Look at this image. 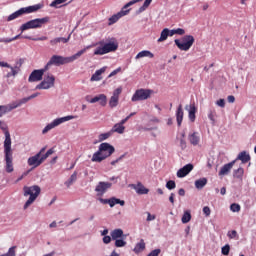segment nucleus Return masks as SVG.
<instances>
[{"label":"nucleus","instance_id":"43","mask_svg":"<svg viewBox=\"0 0 256 256\" xmlns=\"http://www.w3.org/2000/svg\"><path fill=\"white\" fill-rule=\"evenodd\" d=\"M230 210L233 213H239V211H241V205L237 204V203H233L230 205Z\"/></svg>","mask_w":256,"mask_h":256},{"label":"nucleus","instance_id":"60","mask_svg":"<svg viewBox=\"0 0 256 256\" xmlns=\"http://www.w3.org/2000/svg\"><path fill=\"white\" fill-rule=\"evenodd\" d=\"M121 68H117L116 70L112 71L108 77H115V75H117V73H120Z\"/></svg>","mask_w":256,"mask_h":256},{"label":"nucleus","instance_id":"54","mask_svg":"<svg viewBox=\"0 0 256 256\" xmlns=\"http://www.w3.org/2000/svg\"><path fill=\"white\" fill-rule=\"evenodd\" d=\"M203 213L204 215H206V217H209V215H211V208H209L208 206H205L203 208Z\"/></svg>","mask_w":256,"mask_h":256},{"label":"nucleus","instance_id":"36","mask_svg":"<svg viewBox=\"0 0 256 256\" xmlns=\"http://www.w3.org/2000/svg\"><path fill=\"white\" fill-rule=\"evenodd\" d=\"M75 181H77V172H74L70 178L68 179V181L65 182V185L67 187H71V185H73V183H75Z\"/></svg>","mask_w":256,"mask_h":256},{"label":"nucleus","instance_id":"58","mask_svg":"<svg viewBox=\"0 0 256 256\" xmlns=\"http://www.w3.org/2000/svg\"><path fill=\"white\" fill-rule=\"evenodd\" d=\"M216 105H218V107H225V99H219L217 102H216Z\"/></svg>","mask_w":256,"mask_h":256},{"label":"nucleus","instance_id":"38","mask_svg":"<svg viewBox=\"0 0 256 256\" xmlns=\"http://www.w3.org/2000/svg\"><path fill=\"white\" fill-rule=\"evenodd\" d=\"M21 38V34L13 37V38H1L0 39V43H11L13 41H17V39H20Z\"/></svg>","mask_w":256,"mask_h":256},{"label":"nucleus","instance_id":"17","mask_svg":"<svg viewBox=\"0 0 256 256\" xmlns=\"http://www.w3.org/2000/svg\"><path fill=\"white\" fill-rule=\"evenodd\" d=\"M47 69H48L47 66H45L44 69L34 70L28 78L29 83H35V81H41Z\"/></svg>","mask_w":256,"mask_h":256},{"label":"nucleus","instance_id":"24","mask_svg":"<svg viewBox=\"0 0 256 256\" xmlns=\"http://www.w3.org/2000/svg\"><path fill=\"white\" fill-rule=\"evenodd\" d=\"M233 165H235V160L232 162H229L228 164H225L219 171L218 175L220 177H223V175H229V171L233 169Z\"/></svg>","mask_w":256,"mask_h":256},{"label":"nucleus","instance_id":"26","mask_svg":"<svg viewBox=\"0 0 256 256\" xmlns=\"http://www.w3.org/2000/svg\"><path fill=\"white\" fill-rule=\"evenodd\" d=\"M188 141L191 143V145H194V146L199 145V141H201V138L199 137V133L194 132L192 134H189Z\"/></svg>","mask_w":256,"mask_h":256},{"label":"nucleus","instance_id":"3","mask_svg":"<svg viewBox=\"0 0 256 256\" xmlns=\"http://www.w3.org/2000/svg\"><path fill=\"white\" fill-rule=\"evenodd\" d=\"M4 161L6 173H13L15 168L13 167V149L11 148V134H9V131L5 132Z\"/></svg>","mask_w":256,"mask_h":256},{"label":"nucleus","instance_id":"10","mask_svg":"<svg viewBox=\"0 0 256 256\" xmlns=\"http://www.w3.org/2000/svg\"><path fill=\"white\" fill-rule=\"evenodd\" d=\"M39 9H41V5H39V4L21 8L18 11L9 15L7 21H13V20L17 19L18 17H21V15H25V13H35V11H39Z\"/></svg>","mask_w":256,"mask_h":256},{"label":"nucleus","instance_id":"32","mask_svg":"<svg viewBox=\"0 0 256 256\" xmlns=\"http://www.w3.org/2000/svg\"><path fill=\"white\" fill-rule=\"evenodd\" d=\"M142 57H149L150 59H153L155 55H153V53H151L149 50H144L136 55V59H142Z\"/></svg>","mask_w":256,"mask_h":256},{"label":"nucleus","instance_id":"13","mask_svg":"<svg viewBox=\"0 0 256 256\" xmlns=\"http://www.w3.org/2000/svg\"><path fill=\"white\" fill-rule=\"evenodd\" d=\"M22 105H25V102H23V98L19 100L18 102H13L8 105H2L0 106V117H3L5 113H9L13 111V109H17V107H21Z\"/></svg>","mask_w":256,"mask_h":256},{"label":"nucleus","instance_id":"20","mask_svg":"<svg viewBox=\"0 0 256 256\" xmlns=\"http://www.w3.org/2000/svg\"><path fill=\"white\" fill-rule=\"evenodd\" d=\"M190 171H193V164H186L177 171V177L183 179V177H187V175H189Z\"/></svg>","mask_w":256,"mask_h":256},{"label":"nucleus","instance_id":"22","mask_svg":"<svg viewBox=\"0 0 256 256\" xmlns=\"http://www.w3.org/2000/svg\"><path fill=\"white\" fill-rule=\"evenodd\" d=\"M90 103H99L101 107L107 106V95L105 94H99L93 98H91Z\"/></svg>","mask_w":256,"mask_h":256},{"label":"nucleus","instance_id":"2","mask_svg":"<svg viewBox=\"0 0 256 256\" xmlns=\"http://www.w3.org/2000/svg\"><path fill=\"white\" fill-rule=\"evenodd\" d=\"M98 46L94 50V55H107L108 53H115L119 49V41L115 37H108L105 40L98 42Z\"/></svg>","mask_w":256,"mask_h":256},{"label":"nucleus","instance_id":"34","mask_svg":"<svg viewBox=\"0 0 256 256\" xmlns=\"http://www.w3.org/2000/svg\"><path fill=\"white\" fill-rule=\"evenodd\" d=\"M120 237H123V230L115 229L111 232V238L113 241L120 239Z\"/></svg>","mask_w":256,"mask_h":256},{"label":"nucleus","instance_id":"44","mask_svg":"<svg viewBox=\"0 0 256 256\" xmlns=\"http://www.w3.org/2000/svg\"><path fill=\"white\" fill-rule=\"evenodd\" d=\"M125 157H127V153H124L121 156H119L116 160L111 161L110 165H112V166L117 165V163H119V161H123V159H125Z\"/></svg>","mask_w":256,"mask_h":256},{"label":"nucleus","instance_id":"23","mask_svg":"<svg viewBox=\"0 0 256 256\" xmlns=\"http://www.w3.org/2000/svg\"><path fill=\"white\" fill-rule=\"evenodd\" d=\"M185 115V112L183 111V104H179L176 110V121L178 127H181V124L183 123V117Z\"/></svg>","mask_w":256,"mask_h":256},{"label":"nucleus","instance_id":"55","mask_svg":"<svg viewBox=\"0 0 256 256\" xmlns=\"http://www.w3.org/2000/svg\"><path fill=\"white\" fill-rule=\"evenodd\" d=\"M139 1H142V0H132V1L128 2V3L124 6V9H128V7H131V5H135V3H139Z\"/></svg>","mask_w":256,"mask_h":256},{"label":"nucleus","instance_id":"19","mask_svg":"<svg viewBox=\"0 0 256 256\" xmlns=\"http://www.w3.org/2000/svg\"><path fill=\"white\" fill-rule=\"evenodd\" d=\"M185 110L188 111L189 121H191V123H195V119H197V116H196L197 106H195V103L186 105Z\"/></svg>","mask_w":256,"mask_h":256},{"label":"nucleus","instance_id":"48","mask_svg":"<svg viewBox=\"0 0 256 256\" xmlns=\"http://www.w3.org/2000/svg\"><path fill=\"white\" fill-rule=\"evenodd\" d=\"M127 245V242L125 240L116 239L115 240V247H125Z\"/></svg>","mask_w":256,"mask_h":256},{"label":"nucleus","instance_id":"18","mask_svg":"<svg viewBox=\"0 0 256 256\" xmlns=\"http://www.w3.org/2000/svg\"><path fill=\"white\" fill-rule=\"evenodd\" d=\"M99 201L102 205H110V207H113L114 205H121V207L125 206V202L116 197H112L110 199L99 198Z\"/></svg>","mask_w":256,"mask_h":256},{"label":"nucleus","instance_id":"8","mask_svg":"<svg viewBox=\"0 0 256 256\" xmlns=\"http://www.w3.org/2000/svg\"><path fill=\"white\" fill-rule=\"evenodd\" d=\"M182 41L183 42H181L180 39H175L174 43L180 51H189L191 47H193V43H195V38L192 35H185Z\"/></svg>","mask_w":256,"mask_h":256},{"label":"nucleus","instance_id":"31","mask_svg":"<svg viewBox=\"0 0 256 256\" xmlns=\"http://www.w3.org/2000/svg\"><path fill=\"white\" fill-rule=\"evenodd\" d=\"M134 253L139 254L145 251V240L141 239L139 243L133 249Z\"/></svg>","mask_w":256,"mask_h":256},{"label":"nucleus","instance_id":"56","mask_svg":"<svg viewBox=\"0 0 256 256\" xmlns=\"http://www.w3.org/2000/svg\"><path fill=\"white\" fill-rule=\"evenodd\" d=\"M155 219H156L155 215H151V213L147 212L146 221H155Z\"/></svg>","mask_w":256,"mask_h":256},{"label":"nucleus","instance_id":"35","mask_svg":"<svg viewBox=\"0 0 256 256\" xmlns=\"http://www.w3.org/2000/svg\"><path fill=\"white\" fill-rule=\"evenodd\" d=\"M207 185V178H201L195 181L196 189H203Z\"/></svg>","mask_w":256,"mask_h":256},{"label":"nucleus","instance_id":"9","mask_svg":"<svg viewBox=\"0 0 256 256\" xmlns=\"http://www.w3.org/2000/svg\"><path fill=\"white\" fill-rule=\"evenodd\" d=\"M72 119H77V116L69 115L61 118L54 119L50 124L46 125V127L42 130V134L45 135L49 133L51 129H55V127H59L62 123H66V121H71Z\"/></svg>","mask_w":256,"mask_h":256},{"label":"nucleus","instance_id":"51","mask_svg":"<svg viewBox=\"0 0 256 256\" xmlns=\"http://www.w3.org/2000/svg\"><path fill=\"white\" fill-rule=\"evenodd\" d=\"M153 0H145L143 6L140 8V11H145V9H147V7H149L151 5V2Z\"/></svg>","mask_w":256,"mask_h":256},{"label":"nucleus","instance_id":"7","mask_svg":"<svg viewBox=\"0 0 256 256\" xmlns=\"http://www.w3.org/2000/svg\"><path fill=\"white\" fill-rule=\"evenodd\" d=\"M45 23H49V17H44V18H36L34 20H30L23 24L20 27V30L27 31L28 29H39L45 25Z\"/></svg>","mask_w":256,"mask_h":256},{"label":"nucleus","instance_id":"4","mask_svg":"<svg viewBox=\"0 0 256 256\" xmlns=\"http://www.w3.org/2000/svg\"><path fill=\"white\" fill-rule=\"evenodd\" d=\"M115 153V147L107 142L101 143L98 147V151H96L92 156V163H101L105 161V159L111 157V155Z\"/></svg>","mask_w":256,"mask_h":256},{"label":"nucleus","instance_id":"39","mask_svg":"<svg viewBox=\"0 0 256 256\" xmlns=\"http://www.w3.org/2000/svg\"><path fill=\"white\" fill-rule=\"evenodd\" d=\"M181 221L182 223H189V221H191V212L189 211L184 212Z\"/></svg>","mask_w":256,"mask_h":256},{"label":"nucleus","instance_id":"21","mask_svg":"<svg viewBox=\"0 0 256 256\" xmlns=\"http://www.w3.org/2000/svg\"><path fill=\"white\" fill-rule=\"evenodd\" d=\"M127 13H129V10H125L123 8L121 12H118L117 14H114L112 17L109 18L108 25H115V23H117L121 19V17H125Z\"/></svg>","mask_w":256,"mask_h":256},{"label":"nucleus","instance_id":"37","mask_svg":"<svg viewBox=\"0 0 256 256\" xmlns=\"http://www.w3.org/2000/svg\"><path fill=\"white\" fill-rule=\"evenodd\" d=\"M63 3H67V0H54L50 4V7H55V9H59Z\"/></svg>","mask_w":256,"mask_h":256},{"label":"nucleus","instance_id":"50","mask_svg":"<svg viewBox=\"0 0 256 256\" xmlns=\"http://www.w3.org/2000/svg\"><path fill=\"white\" fill-rule=\"evenodd\" d=\"M24 39H32V41H47V36H41L39 38H31V36H24Z\"/></svg>","mask_w":256,"mask_h":256},{"label":"nucleus","instance_id":"46","mask_svg":"<svg viewBox=\"0 0 256 256\" xmlns=\"http://www.w3.org/2000/svg\"><path fill=\"white\" fill-rule=\"evenodd\" d=\"M229 251H231V246L229 244H226L225 246L222 247L221 253L222 255H229Z\"/></svg>","mask_w":256,"mask_h":256},{"label":"nucleus","instance_id":"45","mask_svg":"<svg viewBox=\"0 0 256 256\" xmlns=\"http://www.w3.org/2000/svg\"><path fill=\"white\" fill-rule=\"evenodd\" d=\"M244 170L243 168H238L237 170H234V177L237 179H240V177H243Z\"/></svg>","mask_w":256,"mask_h":256},{"label":"nucleus","instance_id":"57","mask_svg":"<svg viewBox=\"0 0 256 256\" xmlns=\"http://www.w3.org/2000/svg\"><path fill=\"white\" fill-rule=\"evenodd\" d=\"M175 33L176 35H185V29L183 28L175 29Z\"/></svg>","mask_w":256,"mask_h":256},{"label":"nucleus","instance_id":"52","mask_svg":"<svg viewBox=\"0 0 256 256\" xmlns=\"http://www.w3.org/2000/svg\"><path fill=\"white\" fill-rule=\"evenodd\" d=\"M227 235L229 239H237V232L235 230L229 231Z\"/></svg>","mask_w":256,"mask_h":256},{"label":"nucleus","instance_id":"62","mask_svg":"<svg viewBox=\"0 0 256 256\" xmlns=\"http://www.w3.org/2000/svg\"><path fill=\"white\" fill-rule=\"evenodd\" d=\"M227 101H228V103H235V96H233V95L228 96Z\"/></svg>","mask_w":256,"mask_h":256},{"label":"nucleus","instance_id":"29","mask_svg":"<svg viewBox=\"0 0 256 256\" xmlns=\"http://www.w3.org/2000/svg\"><path fill=\"white\" fill-rule=\"evenodd\" d=\"M236 160L241 161L242 163H249V161H251V156L245 151H242L238 154Z\"/></svg>","mask_w":256,"mask_h":256},{"label":"nucleus","instance_id":"27","mask_svg":"<svg viewBox=\"0 0 256 256\" xmlns=\"http://www.w3.org/2000/svg\"><path fill=\"white\" fill-rule=\"evenodd\" d=\"M69 39H70V37H68V38H65V37L53 38L50 40V45H51V47H57V45H59V43H69Z\"/></svg>","mask_w":256,"mask_h":256},{"label":"nucleus","instance_id":"49","mask_svg":"<svg viewBox=\"0 0 256 256\" xmlns=\"http://www.w3.org/2000/svg\"><path fill=\"white\" fill-rule=\"evenodd\" d=\"M35 97H39V93H34V94L30 95L29 97L22 98V102L27 103V102L31 101V99H35Z\"/></svg>","mask_w":256,"mask_h":256},{"label":"nucleus","instance_id":"33","mask_svg":"<svg viewBox=\"0 0 256 256\" xmlns=\"http://www.w3.org/2000/svg\"><path fill=\"white\" fill-rule=\"evenodd\" d=\"M169 37V29L168 28H164L161 31L160 37L157 40L158 43H163V41H167V38Z\"/></svg>","mask_w":256,"mask_h":256},{"label":"nucleus","instance_id":"6","mask_svg":"<svg viewBox=\"0 0 256 256\" xmlns=\"http://www.w3.org/2000/svg\"><path fill=\"white\" fill-rule=\"evenodd\" d=\"M24 197H29V199L24 204V209H27L30 205L35 203L36 199L41 195V187L38 185L34 186H24L23 187Z\"/></svg>","mask_w":256,"mask_h":256},{"label":"nucleus","instance_id":"28","mask_svg":"<svg viewBox=\"0 0 256 256\" xmlns=\"http://www.w3.org/2000/svg\"><path fill=\"white\" fill-rule=\"evenodd\" d=\"M134 189L138 195H147L149 193V189L145 188L141 182H138Z\"/></svg>","mask_w":256,"mask_h":256},{"label":"nucleus","instance_id":"15","mask_svg":"<svg viewBox=\"0 0 256 256\" xmlns=\"http://www.w3.org/2000/svg\"><path fill=\"white\" fill-rule=\"evenodd\" d=\"M51 87H55V76L48 74L47 77L36 86V89H51Z\"/></svg>","mask_w":256,"mask_h":256},{"label":"nucleus","instance_id":"41","mask_svg":"<svg viewBox=\"0 0 256 256\" xmlns=\"http://www.w3.org/2000/svg\"><path fill=\"white\" fill-rule=\"evenodd\" d=\"M180 148L182 151H185L187 149V141H185V133H182V137L180 138Z\"/></svg>","mask_w":256,"mask_h":256},{"label":"nucleus","instance_id":"59","mask_svg":"<svg viewBox=\"0 0 256 256\" xmlns=\"http://www.w3.org/2000/svg\"><path fill=\"white\" fill-rule=\"evenodd\" d=\"M103 243H105V245H109V243H111V236H104Z\"/></svg>","mask_w":256,"mask_h":256},{"label":"nucleus","instance_id":"12","mask_svg":"<svg viewBox=\"0 0 256 256\" xmlns=\"http://www.w3.org/2000/svg\"><path fill=\"white\" fill-rule=\"evenodd\" d=\"M21 65H23V60L20 59L18 62H16V65L10 66L7 62H1L0 61V67H6L7 69H11V72H8L6 74V77L9 79L10 77H15L19 74V71H21Z\"/></svg>","mask_w":256,"mask_h":256},{"label":"nucleus","instance_id":"1","mask_svg":"<svg viewBox=\"0 0 256 256\" xmlns=\"http://www.w3.org/2000/svg\"><path fill=\"white\" fill-rule=\"evenodd\" d=\"M87 49H91V46H87L86 48H83L82 50L78 51L76 54L69 57L53 55L48 61V63L46 64V69H49L51 65H56V67H59L61 65H67L69 63H73V61H77V59H79L81 55H84V53H87Z\"/></svg>","mask_w":256,"mask_h":256},{"label":"nucleus","instance_id":"14","mask_svg":"<svg viewBox=\"0 0 256 256\" xmlns=\"http://www.w3.org/2000/svg\"><path fill=\"white\" fill-rule=\"evenodd\" d=\"M123 93V87H118L113 91L112 96L109 99V107L110 109H115L117 105H119V97Z\"/></svg>","mask_w":256,"mask_h":256},{"label":"nucleus","instance_id":"25","mask_svg":"<svg viewBox=\"0 0 256 256\" xmlns=\"http://www.w3.org/2000/svg\"><path fill=\"white\" fill-rule=\"evenodd\" d=\"M107 71V67H102L99 70H96L95 73L91 76L90 81H101L103 79L102 75Z\"/></svg>","mask_w":256,"mask_h":256},{"label":"nucleus","instance_id":"61","mask_svg":"<svg viewBox=\"0 0 256 256\" xmlns=\"http://www.w3.org/2000/svg\"><path fill=\"white\" fill-rule=\"evenodd\" d=\"M169 201L172 205H175V193L170 194Z\"/></svg>","mask_w":256,"mask_h":256},{"label":"nucleus","instance_id":"47","mask_svg":"<svg viewBox=\"0 0 256 256\" xmlns=\"http://www.w3.org/2000/svg\"><path fill=\"white\" fill-rule=\"evenodd\" d=\"M166 187L169 189V191H171V190L175 189V187H177V184L175 183V181L169 180L166 183Z\"/></svg>","mask_w":256,"mask_h":256},{"label":"nucleus","instance_id":"53","mask_svg":"<svg viewBox=\"0 0 256 256\" xmlns=\"http://www.w3.org/2000/svg\"><path fill=\"white\" fill-rule=\"evenodd\" d=\"M161 254V249H155L151 251L148 256H159Z\"/></svg>","mask_w":256,"mask_h":256},{"label":"nucleus","instance_id":"5","mask_svg":"<svg viewBox=\"0 0 256 256\" xmlns=\"http://www.w3.org/2000/svg\"><path fill=\"white\" fill-rule=\"evenodd\" d=\"M45 149H46L45 147L42 148L36 155L28 158L27 163L29 167H33V169H37V167H39L44 161H46L50 155H53L55 153V149L53 148H50L46 153H45Z\"/></svg>","mask_w":256,"mask_h":256},{"label":"nucleus","instance_id":"11","mask_svg":"<svg viewBox=\"0 0 256 256\" xmlns=\"http://www.w3.org/2000/svg\"><path fill=\"white\" fill-rule=\"evenodd\" d=\"M151 95H153V90L141 88L135 91L131 101L134 103L137 101H147V99L151 98Z\"/></svg>","mask_w":256,"mask_h":256},{"label":"nucleus","instance_id":"16","mask_svg":"<svg viewBox=\"0 0 256 256\" xmlns=\"http://www.w3.org/2000/svg\"><path fill=\"white\" fill-rule=\"evenodd\" d=\"M111 187H113V184L110 182H99L95 187L97 196L103 197L107 193V190L111 189Z\"/></svg>","mask_w":256,"mask_h":256},{"label":"nucleus","instance_id":"64","mask_svg":"<svg viewBox=\"0 0 256 256\" xmlns=\"http://www.w3.org/2000/svg\"><path fill=\"white\" fill-rule=\"evenodd\" d=\"M178 195H180V197H185V189L180 188V189L178 190Z\"/></svg>","mask_w":256,"mask_h":256},{"label":"nucleus","instance_id":"40","mask_svg":"<svg viewBox=\"0 0 256 256\" xmlns=\"http://www.w3.org/2000/svg\"><path fill=\"white\" fill-rule=\"evenodd\" d=\"M113 135V132L110 130L109 132L102 133L99 135V141H106V139H109Z\"/></svg>","mask_w":256,"mask_h":256},{"label":"nucleus","instance_id":"63","mask_svg":"<svg viewBox=\"0 0 256 256\" xmlns=\"http://www.w3.org/2000/svg\"><path fill=\"white\" fill-rule=\"evenodd\" d=\"M129 119H131V116H127L126 118L122 119L119 124L123 126V124H125L126 122L129 121Z\"/></svg>","mask_w":256,"mask_h":256},{"label":"nucleus","instance_id":"42","mask_svg":"<svg viewBox=\"0 0 256 256\" xmlns=\"http://www.w3.org/2000/svg\"><path fill=\"white\" fill-rule=\"evenodd\" d=\"M17 249V246H12L9 248L8 252L5 253V254H2L0 256H15L16 255V250Z\"/></svg>","mask_w":256,"mask_h":256},{"label":"nucleus","instance_id":"30","mask_svg":"<svg viewBox=\"0 0 256 256\" xmlns=\"http://www.w3.org/2000/svg\"><path fill=\"white\" fill-rule=\"evenodd\" d=\"M112 133H119V135H123L125 133V126L120 123L115 124L110 130Z\"/></svg>","mask_w":256,"mask_h":256}]
</instances>
